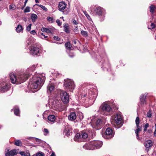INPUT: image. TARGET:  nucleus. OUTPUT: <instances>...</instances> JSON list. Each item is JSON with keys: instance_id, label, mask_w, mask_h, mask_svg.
Here are the masks:
<instances>
[{"instance_id": "09e8293b", "label": "nucleus", "mask_w": 156, "mask_h": 156, "mask_svg": "<svg viewBox=\"0 0 156 156\" xmlns=\"http://www.w3.org/2000/svg\"><path fill=\"white\" fill-rule=\"evenodd\" d=\"M56 22L59 26H60L62 25V22H60L59 19L57 20Z\"/></svg>"}, {"instance_id": "864d4df0", "label": "nucleus", "mask_w": 156, "mask_h": 156, "mask_svg": "<svg viewBox=\"0 0 156 156\" xmlns=\"http://www.w3.org/2000/svg\"><path fill=\"white\" fill-rule=\"evenodd\" d=\"M30 33L31 34H33V35H35L36 34V33L35 30H32L30 32Z\"/></svg>"}, {"instance_id": "ddd939ff", "label": "nucleus", "mask_w": 156, "mask_h": 156, "mask_svg": "<svg viewBox=\"0 0 156 156\" xmlns=\"http://www.w3.org/2000/svg\"><path fill=\"white\" fill-rule=\"evenodd\" d=\"M90 123L92 126H96L100 128L103 125L104 122L100 119L98 120L92 119Z\"/></svg>"}, {"instance_id": "0e129e2a", "label": "nucleus", "mask_w": 156, "mask_h": 156, "mask_svg": "<svg viewBox=\"0 0 156 156\" xmlns=\"http://www.w3.org/2000/svg\"><path fill=\"white\" fill-rule=\"evenodd\" d=\"M72 43L73 44H75L76 43V40H73L72 41Z\"/></svg>"}, {"instance_id": "052dcab7", "label": "nucleus", "mask_w": 156, "mask_h": 156, "mask_svg": "<svg viewBox=\"0 0 156 156\" xmlns=\"http://www.w3.org/2000/svg\"><path fill=\"white\" fill-rule=\"evenodd\" d=\"M35 138L36 141L38 142H40L41 140L38 138Z\"/></svg>"}, {"instance_id": "a19ab883", "label": "nucleus", "mask_w": 156, "mask_h": 156, "mask_svg": "<svg viewBox=\"0 0 156 156\" xmlns=\"http://www.w3.org/2000/svg\"><path fill=\"white\" fill-rule=\"evenodd\" d=\"M147 115V116L149 118H150L152 116V113L151 110H150L148 112Z\"/></svg>"}, {"instance_id": "423d86ee", "label": "nucleus", "mask_w": 156, "mask_h": 156, "mask_svg": "<svg viewBox=\"0 0 156 156\" xmlns=\"http://www.w3.org/2000/svg\"><path fill=\"white\" fill-rule=\"evenodd\" d=\"M64 85L65 88L70 91H72L75 87L73 81L69 79L65 80Z\"/></svg>"}, {"instance_id": "2f4dec72", "label": "nucleus", "mask_w": 156, "mask_h": 156, "mask_svg": "<svg viewBox=\"0 0 156 156\" xmlns=\"http://www.w3.org/2000/svg\"><path fill=\"white\" fill-rule=\"evenodd\" d=\"M10 155L11 156H14L15 154H16V150H13L9 151Z\"/></svg>"}, {"instance_id": "412c9836", "label": "nucleus", "mask_w": 156, "mask_h": 156, "mask_svg": "<svg viewBox=\"0 0 156 156\" xmlns=\"http://www.w3.org/2000/svg\"><path fill=\"white\" fill-rule=\"evenodd\" d=\"M76 118V115L75 112H71L68 116V118L71 121H73L75 120Z\"/></svg>"}, {"instance_id": "79ce46f5", "label": "nucleus", "mask_w": 156, "mask_h": 156, "mask_svg": "<svg viewBox=\"0 0 156 156\" xmlns=\"http://www.w3.org/2000/svg\"><path fill=\"white\" fill-rule=\"evenodd\" d=\"M43 131L44 132V135L45 136L47 135L49 133V131L48 129H44Z\"/></svg>"}, {"instance_id": "ea45409f", "label": "nucleus", "mask_w": 156, "mask_h": 156, "mask_svg": "<svg viewBox=\"0 0 156 156\" xmlns=\"http://www.w3.org/2000/svg\"><path fill=\"white\" fill-rule=\"evenodd\" d=\"M36 156H44V154L41 152H40L36 153Z\"/></svg>"}, {"instance_id": "338daca9", "label": "nucleus", "mask_w": 156, "mask_h": 156, "mask_svg": "<svg viewBox=\"0 0 156 156\" xmlns=\"http://www.w3.org/2000/svg\"><path fill=\"white\" fill-rule=\"evenodd\" d=\"M50 156H56V155H55V153L53 152Z\"/></svg>"}, {"instance_id": "13d9d810", "label": "nucleus", "mask_w": 156, "mask_h": 156, "mask_svg": "<svg viewBox=\"0 0 156 156\" xmlns=\"http://www.w3.org/2000/svg\"><path fill=\"white\" fill-rule=\"evenodd\" d=\"M50 29H51L47 28V31L46 33H51L52 32Z\"/></svg>"}, {"instance_id": "9d476101", "label": "nucleus", "mask_w": 156, "mask_h": 156, "mask_svg": "<svg viewBox=\"0 0 156 156\" xmlns=\"http://www.w3.org/2000/svg\"><path fill=\"white\" fill-rule=\"evenodd\" d=\"M60 97L62 101L64 104H66L69 102V95L65 91L63 90H60Z\"/></svg>"}, {"instance_id": "e433bc0d", "label": "nucleus", "mask_w": 156, "mask_h": 156, "mask_svg": "<svg viewBox=\"0 0 156 156\" xmlns=\"http://www.w3.org/2000/svg\"><path fill=\"white\" fill-rule=\"evenodd\" d=\"M39 35L42 39H45L47 37V36H46L44 34V33H42L40 32L39 34Z\"/></svg>"}, {"instance_id": "aec40b11", "label": "nucleus", "mask_w": 156, "mask_h": 156, "mask_svg": "<svg viewBox=\"0 0 156 156\" xmlns=\"http://www.w3.org/2000/svg\"><path fill=\"white\" fill-rule=\"evenodd\" d=\"M63 30L67 34L70 33L71 30L69 28V26L68 23H65L63 24Z\"/></svg>"}, {"instance_id": "20e7f679", "label": "nucleus", "mask_w": 156, "mask_h": 156, "mask_svg": "<svg viewBox=\"0 0 156 156\" xmlns=\"http://www.w3.org/2000/svg\"><path fill=\"white\" fill-rule=\"evenodd\" d=\"M114 122L115 127L117 128L121 127L123 124V118L122 113L117 112L112 117Z\"/></svg>"}, {"instance_id": "8fccbe9b", "label": "nucleus", "mask_w": 156, "mask_h": 156, "mask_svg": "<svg viewBox=\"0 0 156 156\" xmlns=\"http://www.w3.org/2000/svg\"><path fill=\"white\" fill-rule=\"evenodd\" d=\"M47 30V28H45L44 27H42L41 29V30L42 32H46Z\"/></svg>"}, {"instance_id": "680f3d73", "label": "nucleus", "mask_w": 156, "mask_h": 156, "mask_svg": "<svg viewBox=\"0 0 156 156\" xmlns=\"http://www.w3.org/2000/svg\"><path fill=\"white\" fill-rule=\"evenodd\" d=\"M155 129L154 133V136H156V124H155Z\"/></svg>"}, {"instance_id": "4d7b16f0", "label": "nucleus", "mask_w": 156, "mask_h": 156, "mask_svg": "<svg viewBox=\"0 0 156 156\" xmlns=\"http://www.w3.org/2000/svg\"><path fill=\"white\" fill-rule=\"evenodd\" d=\"M24 156H30V155L29 152L26 151Z\"/></svg>"}, {"instance_id": "0eeeda50", "label": "nucleus", "mask_w": 156, "mask_h": 156, "mask_svg": "<svg viewBox=\"0 0 156 156\" xmlns=\"http://www.w3.org/2000/svg\"><path fill=\"white\" fill-rule=\"evenodd\" d=\"M40 48L39 45L36 44L30 46L29 48L30 54L33 55H39L41 53Z\"/></svg>"}, {"instance_id": "6e6d98bb", "label": "nucleus", "mask_w": 156, "mask_h": 156, "mask_svg": "<svg viewBox=\"0 0 156 156\" xmlns=\"http://www.w3.org/2000/svg\"><path fill=\"white\" fill-rule=\"evenodd\" d=\"M86 17H87V18L90 21L91 20V19L90 17V16L88 14H87L86 15Z\"/></svg>"}, {"instance_id": "cd10ccee", "label": "nucleus", "mask_w": 156, "mask_h": 156, "mask_svg": "<svg viewBox=\"0 0 156 156\" xmlns=\"http://www.w3.org/2000/svg\"><path fill=\"white\" fill-rule=\"evenodd\" d=\"M140 123V120H139V118L137 117V133L138 132H139V131L141 130V127L140 126H138L139 124ZM138 136V134H137V136Z\"/></svg>"}, {"instance_id": "c85d7f7f", "label": "nucleus", "mask_w": 156, "mask_h": 156, "mask_svg": "<svg viewBox=\"0 0 156 156\" xmlns=\"http://www.w3.org/2000/svg\"><path fill=\"white\" fill-rule=\"evenodd\" d=\"M16 31L17 32H20L23 31L22 26L20 24L18 25L16 29Z\"/></svg>"}, {"instance_id": "58836bf2", "label": "nucleus", "mask_w": 156, "mask_h": 156, "mask_svg": "<svg viewBox=\"0 0 156 156\" xmlns=\"http://www.w3.org/2000/svg\"><path fill=\"white\" fill-rule=\"evenodd\" d=\"M37 5L39 7H40L41 8L43 9L45 11H47L48 10L47 8L44 6L39 4H37Z\"/></svg>"}, {"instance_id": "5fc2aeb1", "label": "nucleus", "mask_w": 156, "mask_h": 156, "mask_svg": "<svg viewBox=\"0 0 156 156\" xmlns=\"http://www.w3.org/2000/svg\"><path fill=\"white\" fill-rule=\"evenodd\" d=\"M149 126V124L148 123H146L144 126V130H146V129L147 128V127Z\"/></svg>"}, {"instance_id": "f8f14e48", "label": "nucleus", "mask_w": 156, "mask_h": 156, "mask_svg": "<svg viewBox=\"0 0 156 156\" xmlns=\"http://www.w3.org/2000/svg\"><path fill=\"white\" fill-rule=\"evenodd\" d=\"M10 87V84L9 83H3L0 87V93H4L8 90Z\"/></svg>"}, {"instance_id": "f257e3e1", "label": "nucleus", "mask_w": 156, "mask_h": 156, "mask_svg": "<svg viewBox=\"0 0 156 156\" xmlns=\"http://www.w3.org/2000/svg\"><path fill=\"white\" fill-rule=\"evenodd\" d=\"M35 69V66H33L27 68L24 72L21 73L17 75L14 73H11L9 76L11 82L13 84H19L24 82L31 74V72Z\"/></svg>"}, {"instance_id": "e2e57ef3", "label": "nucleus", "mask_w": 156, "mask_h": 156, "mask_svg": "<svg viewBox=\"0 0 156 156\" xmlns=\"http://www.w3.org/2000/svg\"><path fill=\"white\" fill-rule=\"evenodd\" d=\"M83 50L84 52H85L87 51V48L83 47Z\"/></svg>"}, {"instance_id": "1a4fd4ad", "label": "nucleus", "mask_w": 156, "mask_h": 156, "mask_svg": "<svg viewBox=\"0 0 156 156\" xmlns=\"http://www.w3.org/2000/svg\"><path fill=\"white\" fill-rule=\"evenodd\" d=\"M97 91L95 89L90 88L88 90V92L87 93L86 95H84V97H87L90 99L94 100L97 96Z\"/></svg>"}, {"instance_id": "4be33fe9", "label": "nucleus", "mask_w": 156, "mask_h": 156, "mask_svg": "<svg viewBox=\"0 0 156 156\" xmlns=\"http://www.w3.org/2000/svg\"><path fill=\"white\" fill-rule=\"evenodd\" d=\"M54 88L55 87L53 84H49L47 87L48 92H51L54 90Z\"/></svg>"}, {"instance_id": "a211bd4d", "label": "nucleus", "mask_w": 156, "mask_h": 156, "mask_svg": "<svg viewBox=\"0 0 156 156\" xmlns=\"http://www.w3.org/2000/svg\"><path fill=\"white\" fill-rule=\"evenodd\" d=\"M55 101H51V102L49 101V105H50L53 109L57 110L59 109L60 105L59 104H57L55 103Z\"/></svg>"}, {"instance_id": "7c9ffc66", "label": "nucleus", "mask_w": 156, "mask_h": 156, "mask_svg": "<svg viewBox=\"0 0 156 156\" xmlns=\"http://www.w3.org/2000/svg\"><path fill=\"white\" fill-rule=\"evenodd\" d=\"M14 144L18 146H21L22 144L21 141L19 140H17L15 141Z\"/></svg>"}, {"instance_id": "dca6fc26", "label": "nucleus", "mask_w": 156, "mask_h": 156, "mask_svg": "<svg viewBox=\"0 0 156 156\" xmlns=\"http://www.w3.org/2000/svg\"><path fill=\"white\" fill-rule=\"evenodd\" d=\"M91 144H93L94 149L101 147L102 145V142L100 141H92Z\"/></svg>"}, {"instance_id": "72a5a7b5", "label": "nucleus", "mask_w": 156, "mask_h": 156, "mask_svg": "<svg viewBox=\"0 0 156 156\" xmlns=\"http://www.w3.org/2000/svg\"><path fill=\"white\" fill-rule=\"evenodd\" d=\"M74 27H75V28L73 29V31L75 33L78 34L79 32L78 26L76 25Z\"/></svg>"}, {"instance_id": "3c124183", "label": "nucleus", "mask_w": 156, "mask_h": 156, "mask_svg": "<svg viewBox=\"0 0 156 156\" xmlns=\"http://www.w3.org/2000/svg\"><path fill=\"white\" fill-rule=\"evenodd\" d=\"M69 56L71 58H73L74 57V55L73 53L70 52L69 53Z\"/></svg>"}, {"instance_id": "37998d69", "label": "nucleus", "mask_w": 156, "mask_h": 156, "mask_svg": "<svg viewBox=\"0 0 156 156\" xmlns=\"http://www.w3.org/2000/svg\"><path fill=\"white\" fill-rule=\"evenodd\" d=\"M15 6L13 5H10L9 6V9L12 10L14 9H15Z\"/></svg>"}, {"instance_id": "b1692460", "label": "nucleus", "mask_w": 156, "mask_h": 156, "mask_svg": "<svg viewBox=\"0 0 156 156\" xmlns=\"http://www.w3.org/2000/svg\"><path fill=\"white\" fill-rule=\"evenodd\" d=\"M14 114L17 115L19 116L20 115V110L19 108L17 106H15L14 108Z\"/></svg>"}, {"instance_id": "9b49d317", "label": "nucleus", "mask_w": 156, "mask_h": 156, "mask_svg": "<svg viewBox=\"0 0 156 156\" xmlns=\"http://www.w3.org/2000/svg\"><path fill=\"white\" fill-rule=\"evenodd\" d=\"M88 136L87 133L84 132H82L80 133H77L74 138V140L76 141L79 142L82 140V138H86Z\"/></svg>"}, {"instance_id": "f3484780", "label": "nucleus", "mask_w": 156, "mask_h": 156, "mask_svg": "<svg viewBox=\"0 0 156 156\" xmlns=\"http://www.w3.org/2000/svg\"><path fill=\"white\" fill-rule=\"evenodd\" d=\"M92 141L86 143L83 146V147L85 149L93 150L94 149V147L91 144Z\"/></svg>"}, {"instance_id": "393cba45", "label": "nucleus", "mask_w": 156, "mask_h": 156, "mask_svg": "<svg viewBox=\"0 0 156 156\" xmlns=\"http://www.w3.org/2000/svg\"><path fill=\"white\" fill-rule=\"evenodd\" d=\"M48 119L49 121L53 122L55 119V117L54 115H50L48 117Z\"/></svg>"}, {"instance_id": "4468645a", "label": "nucleus", "mask_w": 156, "mask_h": 156, "mask_svg": "<svg viewBox=\"0 0 156 156\" xmlns=\"http://www.w3.org/2000/svg\"><path fill=\"white\" fill-rule=\"evenodd\" d=\"M66 4L64 2H61L59 3L58 6L59 10L62 12L64 14H67L69 11V9L67 11L66 10V11H64V9H66Z\"/></svg>"}, {"instance_id": "a18cd8bd", "label": "nucleus", "mask_w": 156, "mask_h": 156, "mask_svg": "<svg viewBox=\"0 0 156 156\" xmlns=\"http://www.w3.org/2000/svg\"><path fill=\"white\" fill-rule=\"evenodd\" d=\"M31 24H29V25L27 27L26 30L29 31L31 30Z\"/></svg>"}, {"instance_id": "c756f323", "label": "nucleus", "mask_w": 156, "mask_h": 156, "mask_svg": "<svg viewBox=\"0 0 156 156\" xmlns=\"http://www.w3.org/2000/svg\"><path fill=\"white\" fill-rule=\"evenodd\" d=\"M150 11L153 13L154 12V10L156 9V7L154 5H152L150 6Z\"/></svg>"}, {"instance_id": "603ef678", "label": "nucleus", "mask_w": 156, "mask_h": 156, "mask_svg": "<svg viewBox=\"0 0 156 156\" xmlns=\"http://www.w3.org/2000/svg\"><path fill=\"white\" fill-rule=\"evenodd\" d=\"M151 28L150 29H153L155 28V26L154 23H152L151 24Z\"/></svg>"}, {"instance_id": "39448f33", "label": "nucleus", "mask_w": 156, "mask_h": 156, "mask_svg": "<svg viewBox=\"0 0 156 156\" xmlns=\"http://www.w3.org/2000/svg\"><path fill=\"white\" fill-rule=\"evenodd\" d=\"M110 105L109 102H104L99 107V110L101 111V114L106 115L111 114L112 109Z\"/></svg>"}, {"instance_id": "f03ea898", "label": "nucleus", "mask_w": 156, "mask_h": 156, "mask_svg": "<svg viewBox=\"0 0 156 156\" xmlns=\"http://www.w3.org/2000/svg\"><path fill=\"white\" fill-rule=\"evenodd\" d=\"M42 82V80L40 77L35 75L29 82V86H30L31 89L38 88L39 90L41 87Z\"/></svg>"}, {"instance_id": "774afa93", "label": "nucleus", "mask_w": 156, "mask_h": 156, "mask_svg": "<svg viewBox=\"0 0 156 156\" xmlns=\"http://www.w3.org/2000/svg\"><path fill=\"white\" fill-rule=\"evenodd\" d=\"M35 2L36 3H39V0H35Z\"/></svg>"}, {"instance_id": "69168bd1", "label": "nucleus", "mask_w": 156, "mask_h": 156, "mask_svg": "<svg viewBox=\"0 0 156 156\" xmlns=\"http://www.w3.org/2000/svg\"><path fill=\"white\" fill-rule=\"evenodd\" d=\"M34 138V137H28L26 138L27 139L30 140L32 138Z\"/></svg>"}, {"instance_id": "5701e85b", "label": "nucleus", "mask_w": 156, "mask_h": 156, "mask_svg": "<svg viewBox=\"0 0 156 156\" xmlns=\"http://www.w3.org/2000/svg\"><path fill=\"white\" fill-rule=\"evenodd\" d=\"M153 144L152 141L150 140H148L145 142V147L147 148H150L152 146Z\"/></svg>"}, {"instance_id": "473e14b6", "label": "nucleus", "mask_w": 156, "mask_h": 156, "mask_svg": "<svg viewBox=\"0 0 156 156\" xmlns=\"http://www.w3.org/2000/svg\"><path fill=\"white\" fill-rule=\"evenodd\" d=\"M72 23L75 25L79 24V21H78L76 20L75 19H73L71 21Z\"/></svg>"}, {"instance_id": "7ed1b4c3", "label": "nucleus", "mask_w": 156, "mask_h": 156, "mask_svg": "<svg viewBox=\"0 0 156 156\" xmlns=\"http://www.w3.org/2000/svg\"><path fill=\"white\" fill-rule=\"evenodd\" d=\"M42 82V80L40 77L35 75L29 82V86H30L31 89L38 88L39 90L41 87Z\"/></svg>"}, {"instance_id": "6e6552de", "label": "nucleus", "mask_w": 156, "mask_h": 156, "mask_svg": "<svg viewBox=\"0 0 156 156\" xmlns=\"http://www.w3.org/2000/svg\"><path fill=\"white\" fill-rule=\"evenodd\" d=\"M114 132L112 129L110 127L107 128L104 133L102 134V137L105 139H109L112 138L114 136Z\"/></svg>"}, {"instance_id": "4c0bfd02", "label": "nucleus", "mask_w": 156, "mask_h": 156, "mask_svg": "<svg viewBox=\"0 0 156 156\" xmlns=\"http://www.w3.org/2000/svg\"><path fill=\"white\" fill-rule=\"evenodd\" d=\"M5 156H11V155H10L9 151V149H5Z\"/></svg>"}, {"instance_id": "bb28decb", "label": "nucleus", "mask_w": 156, "mask_h": 156, "mask_svg": "<svg viewBox=\"0 0 156 156\" xmlns=\"http://www.w3.org/2000/svg\"><path fill=\"white\" fill-rule=\"evenodd\" d=\"M37 16L36 14L33 13L31 15V18L33 23L35 22L37 19Z\"/></svg>"}, {"instance_id": "a878e982", "label": "nucleus", "mask_w": 156, "mask_h": 156, "mask_svg": "<svg viewBox=\"0 0 156 156\" xmlns=\"http://www.w3.org/2000/svg\"><path fill=\"white\" fill-rule=\"evenodd\" d=\"M65 47L68 50H70L71 49V45L69 42H67L65 43Z\"/></svg>"}, {"instance_id": "2eb2a0df", "label": "nucleus", "mask_w": 156, "mask_h": 156, "mask_svg": "<svg viewBox=\"0 0 156 156\" xmlns=\"http://www.w3.org/2000/svg\"><path fill=\"white\" fill-rule=\"evenodd\" d=\"M94 12L99 16H104L105 14L104 9L99 6L96 7L94 9Z\"/></svg>"}, {"instance_id": "49530a36", "label": "nucleus", "mask_w": 156, "mask_h": 156, "mask_svg": "<svg viewBox=\"0 0 156 156\" xmlns=\"http://www.w3.org/2000/svg\"><path fill=\"white\" fill-rule=\"evenodd\" d=\"M47 20L49 22H52L53 18L49 16L47 17Z\"/></svg>"}, {"instance_id": "c03bdc74", "label": "nucleus", "mask_w": 156, "mask_h": 156, "mask_svg": "<svg viewBox=\"0 0 156 156\" xmlns=\"http://www.w3.org/2000/svg\"><path fill=\"white\" fill-rule=\"evenodd\" d=\"M30 11V8L29 7H27L24 10L25 12H28Z\"/></svg>"}, {"instance_id": "c9c22d12", "label": "nucleus", "mask_w": 156, "mask_h": 156, "mask_svg": "<svg viewBox=\"0 0 156 156\" xmlns=\"http://www.w3.org/2000/svg\"><path fill=\"white\" fill-rule=\"evenodd\" d=\"M64 132L66 136H68L70 134V132L69 130H64Z\"/></svg>"}, {"instance_id": "6ab92c4d", "label": "nucleus", "mask_w": 156, "mask_h": 156, "mask_svg": "<svg viewBox=\"0 0 156 156\" xmlns=\"http://www.w3.org/2000/svg\"><path fill=\"white\" fill-rule=\"evenodd\" d=\"M146 94H142L140 97V103L142 106H143L145 104H146Z\"/></svg>"}, {"instance_id": "f704fd0d", "label": "nucleus", "mask_w": 156, "mask_h": 156, "mask_svg": "<svg viewBox=\"0 0 156 156\" xmlns=\"http://www.w3.org/2000/svg\"><path fill=\"white\" fill-rule=\"evenodd\" d=\"M81 33L82 35L84 37H86L88 36L87 32L86 31L82 30L81 31Z\"/></svg>"}, {"instance_id": "bf43d9fd", "label": "nucleus", "mask_w": 156, "mask_h": 156, "mask_svg": "<svg viewBox=\"0 0 156 156\" xmlns=\"http://www.w3.org/2000/svg\"><path fill=\"white\" fill-rule=\"evenodd\" d=\"M20 154L22 156H24L25 153L23 151H21L20 153Z\"/></svg>"}, {"instance_id": "de8ad7c7", "label": "nucleus", "mask_w": 156, "mask_h": 156, "mask_svg": "<svg viewBox=\"0 0 156 156\" xmlns=\"http://www.w3.org/2000/svg\"><path fill=\"white\" fill-rule=\"evenodd\" d=\"M54 39L57 41H59L60 40V38L58 36H55L53 37Z\"/></svg>"}]
</instances>
